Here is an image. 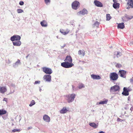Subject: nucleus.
I'll return each mask as SVG.
<instances>
[{
  "instance_id": "40",
  "label": "nucleus",
  "mask_w": 133,
  "mask_h": 133,
  "mask_svg": "<svg viewBox=\"0 0 133 133\" xmlns=\"http://www.w3.org/2000/svg\"><path fill=\"white\" fill-rule=\"evenodd\" d=\"M40 83V81H36L35 82V84H39Z\"/></svg>"
},
{
  "instance_id": "5",
  "label": "nucleus",
  "mask_w": 133,
  "mask_h": 133,
  "mask_svg": "<svg viewBox=\"0 0 133 133\" xmlns=\"http://www.w3.org/2000/svg\"><path fill=\"white\" fill-rule=\"evenodd\" d=\"M43 71L45 73L50 74L52 73V71L50 68L46 67H43L42 68Z\"/></svg>"
},
{
  "instance_id": "23",
  "label": "nucleus",
  "mask_w": 133,
  "mask_h": 133,
  "mask_svg": "<svg viewBox=\"0 0 133 133\" xmlns=\"http://www.w3.org/2000/svg\"><path fill=\"white\" fill-rule=\"evenodd\" d=\"M113 6L115 9L118 8L119 7V4L117 3H114L113 4Z\"/></svg>"
},
{
  "instance_id": "32",
  "label": "nucleus",
  "mask_w": 133,
  "mask_h": 133,
  "mask_svg": "<svg viewBox=\"0 0 133 133\" xmlns=\"http://www.w3.org/2000/svg\"><path fill=\"white\" fill-rule=\"evenodd\" d=\"M17 11L18 13H21L23 12V10L21 9H18Z\"/></svg>"
},
{
  "instance_id": "10",
  "label": "nucleus",
  "mask_w": 133,
  "mask_h": 133,
  "mask_svg": "<svg viewBox=\"0 0 133 133\" xmlns=\"http://www.w3.org/2000/svg\"><path fill=\"white\" fill-rule=\"evenodd\" d=\"M119 87L117 85H115L113 87H112L110 88V90L114 91H119Z\"/></svg>"
},
{
  "instance_id": "30",
  "label": "nucleus",
  "mask_w": 133,
  "mask_h": 133,
  "mask_svg": "<svg viewBox=\"0 0 133 133\" xmlns=\"http://www.w3.org/2000/svg\"><path fill=\"white\" fill-rule=\"evenodd\" d=\"M116 67L118 68H121L122 67V65L121 64H120L117 63L116 64Z\"/></svg>"
},
{
  "instance_id": "39",
  "label": "nucleus",
  "mask_w": 133,
  "mask_h": 133,
  "mask_svg": "<svg viewBox=\"0 0 133 133\" xmlns=\"http://www.w3.org/2000/svg\"><path fill=\"white\" fill-rule=\"evenodd\" d=\"M123 91H128L126 88L124 87L123 88Z\"/></svg>"
},
{
  "instance_id": "35",
  "label": "nucleus",
  "mask_w": 133,
  "mask_h": 133,
  "mask_svg": "<svg viewBox=\"0 0 133 133\" xmlns=\"http://www.w3.org/2000/svg\"><path fill=\"white\" fill-rule=\"evenodd\" d=\"M20 63V60L18 59L17 61L15 63V65H17L18 63L19 64Z\"/></svg>"
},
{
  "instance_id": "19",
  "label": "nucleus",
  "mask_w": 133,
  "mask_h": 133,
  "mask_svg": "<svg viewBox=\"0 0 133 133\" xmlns=\"http://www.w3.org/2000/svg\"><path fill=\"white\" fill-rule=\"evenodd\" d=\"M78 54L83 56H84L85 55V52L84 50H79L78 51Z\"/></svg>"
},
{
  "instance_id": "7",
  "label": "nucleus",
  "mask_w": 133,
  "mask_h": 133,
  "mask_svg": "<svg viewBox=\"0 0 133 133\" xmlns=\"http://www.w3.org/2000/svg\"><path fill=\"white\" fill-rule=\"evenodd\" d=\"M127 71L125 70H122L119 71L118 74L121 77L124 78H126V74Z\"/></svg>"
},
{
  "instance_id": "16",
  "label": "nucleus",
  "mask_w": 133,
  "mask_h": 133,
  "mask_svg": "<svg viewBox=\"0 0 133 133\" xmlns=\"http://www.w3.org/2000/svg\"><path fill=\"white\" fill-rule=\"evenodd\" d=\"M13 44L14 46H19L21 44V42L19 41H15L13 42Z\"/></svg>"
},
{
  "instance_id": "44",
  "label": "nucleus",
  "mask_w": 133,
  "mask_h": 133,
  "mask_svg": "<svg viewBox=\"0 0 133 133\" xmlns=\"http://www.w3.org/2000/svg\"><path fill=\"white\" fill-rule=\"evenodd\" d=\"M130 99V97H128V100H129Z\"/></svg>"
},
{
  "instance_id": "42",
  "label": "nucleus",
  "mask_w": 133,
  "mask_h": 133,
  "mask_svg": "<svg viewBox=\"0 0 133 133\" xmlns=\"http://www.w3.org/2000/svg\"><path fill=\"white\" fill-rule=\"evenodd\" d=\"M117 0H113V2L114 3H117L116 2V1H117Z\"/></svg>"
},
{
  "instance_id": "18",
  "label": "nucleus",
  "mask_w": 133,
  "mask_h": 133,
  "mask_svg": "<svg viewBox=\"0 0 133 133\" xmlns=\"http://www.w3.org/2000/svg\"><path fill=\"white\" fill-rule=\"evenodd\" d=\"M6 88L5 87H1L0 88V91L1 93H4L6 91Z\"/></svg>"
},
{
  "instance_id": "26",
  "label": "nucleus",
  "mask_w": 133,
  "mask_h": 133,
  "mask_svg": "<svg viewBox=\"0 0 133 133\" xmlns=\"http://www.w3.org/2000/svg\"><path fill=\"white\" fill-rule=\"evenodd\" d=\"M111 18L110 14H107L106 15V20L107 21L109 20Z\"/></svg>"
},
{
  "instance_id": "13",
  "label": "nucleus",
  "mask_w": 133,
  "mask_h": 133,
  "mask_svg": "<svg viewBox=\"0 0 133 133\" xmlns=\"http://www.w3.org/2000/svg\"><path fill=\"white\" fill-rule=\"evenodd\" d=\"M43 119L45 121L47 122H49L50 121V118L47 115H44L43 117Z\"/></svg>"
},
{
  "instance_id": "37",
  "label": "nucleus",
  "mask_w": 133,
  "mask_h": 133,
  "mask_svg": "<svg viewBox=\"0 0 133 133\" xmlns=\"http://www.w3.org/2000/svg\"><path fill=\"white\" fill-rule=\"evenodd\" d=\"M24 4V3L23 1H20L19 2V4L21 5H23Z\"/></svg>"
},
{
  "instance_id": "21",
  "label": "nucleus",
  "mask_w": 133,
  "mask_h": 133,
  "mask_svg": "<svg viewBox=\"0 0 133 133\" xmlns=\"http://www.w3.org/2000/svg\"><path fill=\"white\" fill-rule=\"evenodd\" d=\"M117 27L121 29H123L124 27V25L123 23H122L118 24Z\"/></svg>"
},
{
  "instance_id": "1",
  "label": "nucleus",
  "mask_w": 133,
  "mask_h": 133,
  "mask_svg": "<svg viewBox=\"0 0 133 133\" xmlns=\"http://www.w3.org/2000/svg\"><path fill=\"white\" fill-rule=\"evenodd\" d=\"M64 61L65 62L61 63V66L64 68H69L71 67L74 65L72 63V59L70 56H67Z\"/></svg>"
},
{
  "instance_id": "17",
  "label": "nucleus",
  "mask_w": 133,
  "mask_h": 133,
  "mask_svg": "<svg viewBox=\"0 0 133 133\" xmlns=\"http://www.w3.org/2000/svg\"><path fill=\"white\" fill-rule=\"evenodd\" d=\"M68 111V110L67 109L66 107H64L60 111V112L61 114H64L66 113Z\"/></svg>"
},
{
  "instance_id": "31",
  "label": "nucleus",
  "mask_w": 133,
  "mask_h": 133,
  "mask_svg": "<svg viewBox=\"0 0 133 133\" xmlns=\"http://www.w3.org/2000/svg\"><path fill=\"white\" fill-rule=\"evenodd\" d=\"M21 130L20 129H15L13 130H12V132H20Z\"/></svg>"
},
{
  "instance_id": "14",
  "label": "nucleus",
  "mask_w": 133,
  "mask_h": 133,
  "mask_svg": "<svg viewBox=\"0 0 133 133\" xmlns=\"http://www.w3.org/2000/svg\"><path fill=\"white\" fill-rule=\"evenodd\" d=\"M60 31L62 34L65 35L69 32L70 30L68 29H66V30L65 31V30L64 29H60Z\"/></svg>"
},
{
  "instance_id": "11",
  "label": "nucleus",
  "mask_w": 133,
  "mask_h": 133,
  "mask_svg": "<svg viewBox=\"0 0 133 133\" xmlns=\"http://www.w3.org/2000/svg\"><path fill=\"white\" fill-rule=\"evenodd\" d=\"M94 3L95 5L98 7H102L103 6L102 4L99 1L95 0L94 1Z\"/></svg>"
},
{
  "instance_id": "38",
  "label": "nucleus",
  "mask_w": 133,
  "mask_h": 133,
  "mask_svg": "<svg viewBox=\"0 0 133 133\" xmlns=\"http://www.w3.org/2000/svg\"><path fill=\"white\" fill-rule=\"evenodd\" d=\"M8 98H5L3 99V101H5L6 102V103L8 102Z\"/></svg>"
},
{
  "instance_id": "24",
  "label": "nucleus",
  "mask_w": 133,
  "mask_h": 133,
  "mask_svg": "<svg viewBox=\"0 0 133 133\" xmlns=\"http://www.w3.org/2000/svg\"><path fill=\"white\" fill-rule=\"evenodd\" d=\"M108 101V99H106L105 101H101L98 103V104H106L107 103Z\"/></svg>"
},
{
  "instance_id": "27",
  "label": "nucleus",
  "mask_w": 133,
  "mask_h": 133,
  "mask_svg": "<svg viewBox=\"0 0 133 133\" xmlns=\"http://www.w3.org/2000/svg\"><path fill=\"white\" fill-rule=\"evenodd\" d=\"M35 103V101L34 100H32L30 102V104L29 105L30 107H31L33 105H34Z\"/></svg>"
},
{
  "instance_id": "20",
  "label": "nucleus",
  "mask_w": 133,
  "mask_h": 133,
  "mask_svg": "<svg viewBox=\"0 0 133 133\" xmlns=\"http://www.w3.org/2000/svg\"><path fill=\"white\" fill-rule=\"evenodd\" d=\"M41 24L42 26L46 27L47 26V23L46 21L43 20L41 22Z\"/></svg>"
},
{
  "instance_id": "34",
  "label": "nucleus",
  "mask_w": 133,
  "mask_h": 133,
  "mask_svg": "<svg viewBox=\"0 0 133 133\" xmlns=\"http://www.w3.org/2000/svg\"><path fill=\"white\" fill-rule=\"evenodd\" d=\"M46 4L49 3L50 2V0H44Z\"/></svg>"
},
{
  "instance_id": "45",
  "label": "nucleus",
  "mask_w": 133,
  "mask_h": 133,
  "mask_svg": "<svg viewBox=\"0 0 133 133\" xmlns=\"http://www.w3.org/2000/svg\"><path fill=\"white\" fill-rule=\"evenodd\" d=\"M29 55H28L27 56H26V58H27L29 56Z\"/></svg>"
},
{
  "instance_id": "25",
  "label": "nucleus",
  "mask_w": 133,
  "mask_h": 133,
  "mask_svg": "<svg viewBox=\"0 0 133 133\" xmlns=\"http://www.w3.org/2000/svg\"><path fill=\"white\" fill-rule=\"evenodd\" d=\"M6 111L3 109L0 110V115H2L6 114Z\"/></svg>"
},
{
  "instance_id": "2",
  "label": "nucleus",
  "mask_w": 133,
  "mask_h": 133,
  "mask_svg": "<svg viewBox=\"0 0 133 133\" xmlns=\"http://www.w3.org/2000/svg\"><path fill=\"white\" fill-rule=\"evenodd\" d=\"M109 77L111 80L115 81L118 78V76L116 73L113 72L110 73Z\"/></svg>"
},
{
  "instance_id": "41",
  "label": "nucleus",
  "mask_w": 133,
  "mask_h": 133,
  "mask_svg": "<svg viewBox=\"0 0 133 133\" xmlns=\"http://www.w3.org/2000/svg\"><path fill=\"white\" fill-rule=\"evenodd\" d=\"M32 128L31 127H29L28 128V129L29 130V129H32Z\"/></svg>"
},
{
  "instance_id": "43",
  "label": "nucleus",
  "mask_w": 133,
  "mask_h": 133,
  "mask_svg": "<svg viewBox=\"0 0 133 133\" xmlns=\"http://www.w3.org/2000/svg\"><path fill=\"white\" fill-rule=\"evenodd\" d=\"M99 133H104V132L102 131L100 132Z\"/></svg>"
},
{
  "instance_id": "22",
  "label": "nucleus",
  "mask_w": 133,
  "mask_h": 133,
  "mask_svg": "<svg viewBox=\"0 0 133 133\" xmlns=\"http://www.w3.org/2000/svg\"><path fill=\"white\" fill-rule=\"evenodd\" d=\"M89 125L94 128H97L98 126V124H96L94 123H91L89 124Z\"/></svg>"
},
{
  "instance_id": "4",
  "label": "nucleus",
  "mask_w": 133,
  "mask_h": 133,
  "mask_svg": "<svg viewBox=\"0 0 133 133\" xmlns=\"http://www.w3.org/2000/svg\"><path fill=\"white\" fill-rule=\"evenodd\" d=\"M80 5V3L78 1H75L72 4V7L74 10H77Z\"/></svg>"
},
{
  "instance_id": "33",
  "label": "nucleus",
  "mask_w": 133,
  "mask_h": 133,
  "mask_svg": "<svg viewBox=\"0 0 133 133\" xmlns=\"http://www.w3.org/2000/svg\"><path fill=\"white\" fill-rule=\"evenodd\" d=\"M99 23L97 21L94 24V25L96 26H98L99 25Z\"/></svg>"
},
{
  "instance_id": "36",
  "label": "nucleus",
  "mask_w": 133,
  "mask_h": 133,
  "mask_svg": "<svg viewBox=\"0 0 133 133\" xmlns=\"http://www.w3.org/2000/svg\"><path fill=\"white\" fill-rule=\"evenodd\" d=\"M121 53L120 52H118L117 54V57H118L119 56H120L121 55Z\"/></svg>"
},
{
  "instance_id": "12",
  "label": "nucleus",
  "mask_w": 133,
  "mask_h": 133,
  "mask_svg": "<svg viewBox=\"0 0 133 133\" xmlns=\"http://www.w3.org/2000/svg\"><path fill=\"white\" fill-rule=\"evenodd\" d=\"M87 13L88 11L87 10L85 9H83V10L78 12L77 14L78 15H84L87 14Z\"/></svg>"
},
{
  "instance_id": "28",
  "label": "nucleus",
  "mask_w": 133,
  "mask_h": 133,
  "mask_svg": "<svg viewBox=\"0 0 133 133\" xmlns=\"http://www.w3.org/2000/svg\"><path fill=\"white\" fill-rule=\"evenodd\" d=\"M122 94L125 96H128L129 95V91H123Z\"/></svg>"
},
{
  "instance_id": "6",
  "label": "nucleus",
  "mask_w": 133,
  "mask_h": 133,
  "mask_svg": "<svg viewBox=\"0 0 133 133\" xmlns=\"http://www.w3.org/2000/svg\"><path fill=\"white\" fill-rule=\"evenodd\" d=\"M21 38V37L19 36L16 35L11 37L10 38V40L12 41H19Z\"/></svg>"
},
{
  "instance_id": "15",
  "label": "nucleus",
  "mask_w": 133,
  "mask_h": 133,
  "mask_svg": "<svg viewBox=\"0 0 133 133\" xmlns=\"http://www.w3.org/2000/svg\"><path fill=\"white\" fill-rule=\"evenodd\" d=\"M91 78L93 79H98L101 78V77L99 75H97L92 74L91 75Z\"/></svg>"
},
{
  "instance_id": "3",
  "label": "nucleus",
  "mask_w": 133,
  "mask_h": 133,
  "mask_svg": "<svg viewBox=\"0 0 133 133\" xmlns=\"http://www.w3.org/2000/svg\"><path fill=\"white\" fill-rule=\"evenodd\" d=\"M67 98V100L68 103H69L73 101L74 99L75 98L76 95L74 94H69L66 96Z\"/></svg>"
},
{
  "instance_id": "29",
  "label": "nucleus",
  "mask_w": 133,
  "mask_h": 133,
  "mask_svg": "<svg viewBox=\"0 0 133 133\" xmlns=\"http://www.w3.org/2000/svg\"><path fill=\"white\" fill-rule=\"evenodd\" d=\"M84 87V85L82 84H81L79 85L78 88L79 89H81Z\"/></svg>"
},
{
  "instance_id": "9",
  "label": "nucleus",
  "mask_w": 133,
  "mask_h": 133,
  "mask_svg": "<svg viewBox=\"0 0 133 133\" xmlns=\"http://www.w3.org/2000/svg\"><path fill=\"white\" fill-rule=\"evenodd\" d=\"M43 78L46 81L50 82L51 80V76L50 75H45L44 76Z\"/></svg>"
},
{
  "instance_id": "8",
  "label": "nucleus",
  "mask_w": 133,
  "mask_h": 133,
  "mask_svg": "<svg viewBox=\"0 0 133 133\" xmlns=\"http://www.w3.org/2000/svg\"><path fill=\"white\" fill-rule=\"evenodd\" d=\"M127 5L128 6L127 8V9L133 8V0H128Z\"/></svg>"
}]
</instances>
